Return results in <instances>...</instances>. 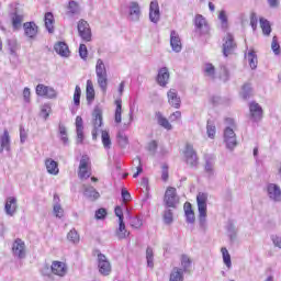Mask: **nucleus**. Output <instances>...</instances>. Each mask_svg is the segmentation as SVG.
I'll return each instance as SVG.
<instances>
[{
    "instance_id": "1",
    "label": "nucleus",
    "mask_w": 281,
    "mask_h": 281,
    "mask_svg": "<svg viewBox=\"0 0 281 281\" xmlns=\"http://www.w3.org/2000/svg\"><path fill=\"white\" fill-rule=\"evenodd\" d=\"M198 211H199V223L202 229H205L207 225V194L199 193L196 195Z\"/></svg>"
},
{
    "instance_id": "2",
    "label": "nucleus",
    "mask_w": 281,
    "mask_h": 281,
    "mask_svg": "<svg viewBox=\"0 0 281 281\" xmlns=\"http://www.w3.org/2000/svg\"><path fill=\"white\" fill-rule=\"evenodd\" d=\"M97 82L103 93H106L109 87V75L106 74V66L102 59L97 60L95 65Z\"/></svg>"
},
{
    "instance_id": "3",
    "label": "nucleus",
    "mask_w": 281,
    "mask_h": 281,
    "mask_svg": "<svg viewBox=\"0 0 281 281\" xmlns=\"http://www.w3.org/2000/svg\"><path fill=\"white\" fill-rule=\"evenodd\" d=\"M11 8H13V11L11 12V21L13 29L20 30L21 23H23V5L20 3H13L11 4Z\"/></svg>"
},
{
    "instance_id": "4",
    "label": "nucleus",
    "mask_w": 281,
    "mask_h": 281,
    "mask_svg": "<svg viewBox=\"0 0 281 281\" xmlns=\"http://www.w3.org/2000/svg\"><path fill=\"white\" fill-rule=\"evenodd\" d=\"M93 117V130H92V139H98V133H100V127L102 126V109L95 106L92 112Z\"/></svg>"
},
{
    "instance_id": "5",
    "label": "nucleus",
    "mask_w": 281,
    "mask_h": 281,
    "mask_svg": "<svg viewBox=\"0 0 281 281\" xmlns=\"http://www.w3.org/2000/svg\"><path fill=\"white\" fill-rule=\"evenodd\" d=\"M164 203L166 207H177L179 203V195H177V189L173 187L167 188L165 192Z\"/></svg>"
},
{
    "instance_id": "6",
    "label": "nucleus",
    "mask_w": 281,
    "mask_h": 281,
    "mask_svg": "<svg viewBox=\"0 0 281 281\" xmlns=\"http://www.w3.org/2000/svg\"><path fill=\"white\" fill-rule=\"evenodd\" d=\"M184 158H186V162L191 168H195V166H199V157L196 156V151L194 150V147L190 144L186 145Z\"/></svg>"
},
{
    "instance_id": "7",
    "label": "nucleus",
    "mask_w": 281,
    "mask_h": 281,
    "mask_svg": "<svg viewBox=\"0 0 281 281\" xmlns=\"http://www.w3.org/2000/svg\"><path fill=\"white\" fill-rule=\"evenodd\" d=\"M77 27L80 38H82V41H85L86 43H90L91 27L89 26V22L80 20Z\"/></svg>"
},
{
    "instance_id": "8",
    "label": "nucleus",
    "mask_w": 281,
    "mask_h": 281,
    "mask_svg": "<svg viewBox=\"0 0 281 281\" xmlns=\"http://www.w3.org/2000/svg\"><path fill=\"white\" fill-rule=\"evenodd\" d=\"M236 42L234 41V35L232 33H227L224 37V44H223V55L227 57L229 54H234L236 50Z\"/></svg>"
},
{
    "instance_id": "9",
    "label": "nucleus",
    "mask_w": 281,
    "mask_h": 281,
    "mask_svg": "<svg viewBox=\"0 0 281 281\" xmlns=\"http://www.w3.org/2000/svg\"><path fill=\"white\" fill-rule=\"evenodd\" d=\"M142 16V7H139V2L131 1L128 4V19L134 23H137Z\"/></svg>"
},
{
    "instance_id": "10",
    "label": "nucleus",
    "mask_w": 281,
    "mask_h": 281,
    "mask_svg": "<svg viewBox=\"0 0 281 281\" xmlns=\"http://www.w3.org/2000/svg\"><path fill=\"white\" fill-rule=\"evenodd\" d=\"M89 156H82L79 162V179H89L91 177V171H89Z\"/></svg>"
},
{
    "instance_id": "11",
    "label": "nucleus",
    "mask_w": 281,
    "mask_h": 281,
    "mask_svg": "<svg viewBox=\"0 0 281 281\" xmlns=\"http://www.w3.org/2000/svg\"><path fill=\"white\" fill-rule=\"evenodd\" d=\"M12 254L15 258L23 260V258H25V241L21 238H16L12 245Z\"/></svg>"
},
{
    "instance_id": "12",
    "label": "nucleus",
    "mask_w": 281,
    "mask_h": 281,
    "mask_svg": "<svg viewBox=\"0 0 281 281\" xmlns=\"http://www.w3.org/2000/svg\"><path fill=\"white\" fill-rule=\"evenodd\" d=\"M98 267L101 276H109L111 273V262H109L106 256L102 254L98 255Z\"/></svg>"
},
{
    "instance_id": "13",
    "label": "nucleus",
    "mask_w": 281,
    "mask_h": 281,
    "mask_svg": "<svg viewBox=\"0 0 281 281\" xmlns=\"http://www.w3.org/2000/svg\"><path fill=\"white\" fill-rule=\"evenodd\" d=\"M267 192L270 201H274L276 203H280L281 201V189L280 186L276 183H269L267 186Z\"/></svg>"
},
{
    "instance_id": "14",
    "label": "nucleus",
    "mask_w": 281,
    "mask_h": 281,
    "mask_svg": "<svg viewBox=\"0 0 281 281\" xmlns=\"http://www.w3.org/2000/svg\"><path fill=\"white\" fill-rule=\"evenodd\" d=\"M249 111L250 120H252V122H260V120H262V106L256 101L249 103Z\"/></svg>"
},
{
    "instance_id": "15",
    "label": "nucleus",
    "mask_w": 281,
    "mask_h": 281,
    "mask_svg": "<svg viewBox=\"0 0 281 281\" xmlns=\"http://www.w3.org/2000/svg\"><path fill=\"white\" fill-rule=\"evenodd\" d=\"M160 19L161 12L159 11V2L154 0L149 4V21H151V23H159Z\"/></svg>"
},
{
    "instance_id": "16",
    "label": "nucleus",
    "mask_w": 281,
    "mask_h": 281,
    "mask_svg": "<svg viewBox=\"0 0 281 281\" xmlns=\"http://www.w3.org/2000/svg\"><path fill=\"white\" fill-rule=\"evenodd\" d=\"M170 45L172 52L176 54L181 53V49H183V46L181 44V37L179 36V33L177 31H171L170 33Z\"/></svg>"
},
{
    "instance_id": "17",
    "label": "nucleus",
    "mask_w": 281,
    "mask_h": 281,
    "mask_svg": "<svg viewBox=\"0 0 281 281\" xmlns=\"http://www.w3.org/2000/svg\"><path fill=\"white\" fill-rule=\"evenodd\" d=\"M50 271L54 276L64 278V276H67V266L60 261H54L50 266Z\"/></svg>"
},
{
    "instance_id": "18",
    "label": "nucleus",
    "mask_w": 281,
    "mask_h": 281,
    "mask_svg": "<svg viewBox=\"0 0 281 281\" xmlns=\"http://www.w3.org/2000/svg\"><path fill=\"white\" fill-rule=\"evenodd\" d=\"M168 102L173 109H179L181 106V98L176 89H170L167 93Z\"/></svg>"
},
{
    "instance_id": "19",
    "label": "nucleus",
    "mask_w": 281,
    "mask_h": 281,
    "mask_svg": "<svg viewBox=\"0 0 281 281\" xmlns=\"http://www.w3.org/2000/svg\"><path fill=\"white\" fill-rule=\"evenodd\" d=\"M24 27V34L27 36V38H36V35L38 34V25L34 22H26L23 24Z\"/></svg>"
},
{
    "instance_id": "20",
    "label": "nucleus",
    "mask_w": 281,
    "mask_h": 281,
    "mask_svg": "<svg viewBox=\"0 0 281 281\" xmlns=\"http://www.w3.org/2000/svg\"><path fill=\"white\" fill-rule=\"evenodd\" d=\"M18 207L19 206L16 205V198L10 196L7 199L4 211L8 216H14V214H16Z\"/></svg>"
},
{
    "instance_id": "21",
    "label": "nucleus",
    "mask_w": 281,
    "mask_h": 281,
    "mask_svg": "<svg viewBox=\"0 0 281 281\" xmlns=\"http://www.w3.org/2000/svg\"><path fill=\"white\" fill-rule=\"evenodd\" d=\"M168 80H170V72L168 71V68H160L157 76L158 85H160V87H166V85H168Z\"/></svg>"
},
{
    "instance_id": "22",
    "label": "nucleus",
    "mask_w": 281,
    "mask_h": 281,
    "mask_svg": "<svg viewBox=\"0 0 281 281\" xmlns=\"http://www.w3.org/2000/svg\"><path fill=\"white\" fill-rule=\"evenodd\" d=\"M194 24H195L196 30H200V32H202V34H207L210 27L207 26V21H205V18H203V15L198 14L195 16Z\"/></svg>"
},
{
    "instance_id": "23",
    "label": "nucleus",
    "mask_w": 281,
    "mask_h": 281,
    "mask_svg": "<svg viewBox=\"0 0 281 281\" xmlns=\"http://www.w3.org/2000/svg\"><path fill=\"white\" fill-rule=\"evenodd\" d=\"M83 194L87 199H90V201H98V199H100V192L91 186L83 184Z\"/></svg>"
},
{
    "instance_id": "24",
    "label": "nucleus",
    "mask_w": 281,
    "mask_h": 281,
    "mask_svg": "<svg viewBox=\"0 0 281 281\" xmlns=\"http://www.w3.org/2000/svg\"><path fill=\"white\" fill-rule=\"evenodd\" d=\"M86 100L88 104H93V100H95V89L93 88V81H91V79L87 81Z\"/></svg>"
},
{
    "instance_id": "25",
    "label": "nucleus",
    "mask_w": 281,
    "mask_h": 281,
    "mask_svg": "<svg viewBox=\"0 0 281 281\" xmlns=\"http://www.w3.org/2000/svg\"><path fill=\"white\" fill-rule=\"evenodd\" d=\"M54 49L59 56H63L64 58L69 57V46L67 43L58 42L55 44Z\"/></svg>"
},
{
    "instance_id": "26",
    "label": "nucleus",
    "mask_w": 281,
    "mask_h": 281,
    "mask_svg": "<svg viewBox=\"0 0 281 281\" xmlns=\"http://www.w3.org/2000/svg\"><path fill=\"white\" fill-rule=\"evenodd\" d=\"M4 150H10V133L8 130H4L3 134L0 136V153Z\"/></svg>"
},
{
    "instance_id": "27",
    "label": "nucleus",
    "mask_w": 281,
    "mask_h": 281,
    "mask_svg": "<svg viewBox=\"0 0 281 281\" xmlns=\"http://www.w3.org/2000/svg\"><path fill=\"white\" fill-rule=\"evenodd\" d=\"M45 166L48 175H58L59 169H58V162L52 158H47L45 160Z\"/></svg>"
},
{
    "instance_id": "28",
    "label": "nucleus",
    "mask_w": 281,
    "mask_h": 281,
    "mask_svg": "<svg viewBox=\"0 0 281 281\" xmlns=\"http://www.w3.org/2000/svg\"><path fill=\"white\" fill-rule=\"evenodd\" d=\"M245 58L249 64L250 69H257L258 67V55L254 49L249 50L248 54H245Z\"/></svg>"
},
{
    "instance_id": "29",
    "label": "nucleus",
    "mask_w": 281,
    "mask_h": 281,
    "mask_svg": "<svg viewBox=\"0 0 281 281\" xmlns=\"http://www.w3.org/2000/svg\"><path fill=\"white\" fill-rule=\"evenodd\" d=\"M183 269L179 268V267H173L170 274H169V281H183L184 277H183Z\"/></svg>"
},
{
    "instance_id": "30",
    "label": "nucleus",
    "mask_w": 281,
    "mask_h": 281,
    "mask_svg": "<svg viewBox=\"0 0 281 281\" xmlns=\"http://www.w3.org/2000/svg\"><path fill=\"white\" fill-rule=\"evenodd\" d=\"M45 27L49 34H54V13L47 12L44 15Z\"/></svg>"
},
{
    "instance_id": "31",
    "label": "nucleus",
    "mask_w": 281,
    "mask_h": 281,
    "mask_svg": "<svg viewBox=\"0 0 281 281\" xmlns=\"http://www.w3.org/2000/svg\"><path fill=\"white\" fill-rule=\"evenodd\" d=\"M67 15L68 16H74L76 14H80V5L78 4V2L70 0L68 2V7H67Z\"/></svg>"
},
{
    "instance_id": "32",
    "label": "nucleus",
    "mask_w": 281,
    "mask_h": 281,
    "mask_svg": "<svg viewBox=\"0 0 281 281\" xmlns=\"http://www.w3.org/2000/svg\"><path fill=\"white\" fill-rule=\"evenodd\" d=\"M184 214L187 218V223H194L195 217H194V211L192 210V204L190 202L184 203Z\"/></svg>"
},
{
    "instance_id": "33",
    "label": "nucleus",
    "mask_w": 281,
    "mask_h": 281,
    "mask_svg": "<svg viewBox=\"0 0 281 281\" xmlns=\"http://www.w3.org/2000/svg\"><path fill=\"white\" fill-rule=\"evenodd\" d=\"M128 231H126V224H124V221L119 222V228L116 229V236L119 240H124L128 236Z\"/></svg>"
},
{
    "instance_id": "34",
    "label": "nucleus",
    "mask_w": 281,
    "mask_h": 281,
    "mask_svg": "<svg viewBox=\"0 0 281 281\" xmlns=\"http://www.w3.org/2000/svg\"><path fill=\"white\" fill-rule=\"evenodd\" d=\"M181 269L183 273H190V267H192V259L188 255L181 256Z\"/></svg>"
},
{
    "instance_id": "35",
    "label": "nucleus",
    "mask_w": 281,
    "mask_h": 281,
    "mask_svg": "<svg viewBox=\"0 0 281 281\" xmlns=\"http://www.w3.org/2000/svg\"><path fill=\"white\" fill-rule=\"evenodd\" d=\"M259 23L265 36H269L271 34V23L265 18H260Z\"/></svg>"
},
{
    "instance_id": "36",
    "label": "nucleus",
    "mask_w": 281,
    "mask_h": 281,
    "mask_svg": "<svg viewBox=\"0 0 281 281\" xmlns=\"http://www.w3.org/2000/svg\"><path fill=\"white\" fill-rule=\"evenodd\" d=\"M115 104H116V109H115L114 120L116 124H121L122 123V99H117L115 101Z\"/></svg>"
},
{
    "instance_id": "37",
    "label": "nucleus",
    "mask_w": 281,
    "mask_h": 281,
    "mask_svg": "<svg viewBox=\"0 0 281 281\" xmlns=\"http://www.w3.org/2000/svg\"><path fill=\"white\" fill-rule=\"evenodd\" d=\"M221 251L223 255L224 265L227 267V269H232V256L229 255V251L225 247H223Z\"/></svg>"
},
{
    "instance_id": "38",
    "label": "nucleus",
    "mask_w": 281,
    "mask_h": 281,
    "mask_svg": "<svg viewBox=\"0 0 281 281\" xmlns=\"http://www.w3.org/2000/svg\"><path fill=\"white\" fill-rule=\"evenodd\" d=\"M67 239L74 245L80 243V235H78V231H76L75 228L70 229V232L67 234Z\"/></svg>"
},
{
    "instance_id": "39",
    "label": "nucleus",
    "mask_w": 281,
    "mask_h": 281,
    "mask_svg": "<svg viewBox=\"0 0 281 281\" xmlns=\"http://www.w3.org/2000/svg\"><path fill=\"white\" fill-rule=\"evenodd\" d=\"M146 260H147V267L153 269V267H155V262H154L155 254L153 252L151 247H147V249H146Z\"/></svg>"
},
{
    "instance_id": "40",
    "label": "nucleus",
    "mask_w": 281,
    "mask_h": 281,
    "mask_svg": "<svg viewBox=\"0 0 281 281\" xmlns=\"http://www.w3.org/2000/svg\"><path fill=\"white\" fill-rule=\"evenodd\" d=\"M59 137L65 146L69 144V137L67 136V127H65V125L63 124H59Z\"/></svg>"
},
{
    "instance_id": "41",
    "label": "nucleus",
    "mask_w": 281,
    "mask_h": 281,
    "mask_svg": "<svg viewBox=\"0 0 281 281\" xmlns=\"http://www.w3.org/2000/svg\"><path fill=\"white\" fill-rule=\"evenodd\" d=\"M206 133L207 137L214 139V136L216 135V125H214V122H212L211 120L207 121Z\"/></svg>"
},
{
    "instance_id": "42",
    "label": "nucleus",
    "mask_w": 281,
    "mask_h": 281,
    "mask_svg": "<svg viewBox=\"0 0 281 281\" xmlns=\"http://www.w3.org/2000/svg\"><path fill=\"white\" fill-rule=\"evenodd\" d=\"M240 95L243 100H249L251 98V85L245 83L241 88Z\"/></svg>"
},
{
    "instance_id": "43",
    "label": "nucleus",
    "mask_w": 281,
    "mask_h": 281,
    "mask_svg": "<svg viewBox=\"0 0 281 281\" xmlns=\"http://www.w3.org/2000/svg\"><path fill=\"white\" fill-rule=\"evenodd\" d=\"M204 74L205 76L214 80V78H216V69L214 68V65L206 64L204 68Z\"/></svg>"
},
{
    "instance_id": "44",
    "label": "nucleus",
    "mask_w": 281,
    "mask_h": 281,
    "mask_svg": "<svg viewBox=\"0 0 281 281\" xmlns=\"http://www.w3.org/2000/svg\"><path fill=\"white\" fill-rule=\"evenodd\" d=\"M158 124L167 131H172V124H170V121H168V119L164 117L161 114L158 115Z\"/></svg>"
},
{
    "instance_id": "45",
    "label": "nucleus",
    "mask_w": 281,
    "mask_h": 281,
    "mask_svg": "<svg viewBox=\"0 0 281 281\" xmlns=\"http://www.w3.org/2000/svg\"><path fill=\"white\" fill-rule=\"evenodd\" d=\"M8 49L11 56H16V50L19 49V43H16V40H8Z\"/></svg>"
},
{
    "instance_id": "46",
    "label": "nucleus",
    "mask_w": 281,
    "mask_h": 281,
    "mask_svg": "<svg viewBox=\"0 0 281 281\" xmlns=\"http://www.w3.org/2000/svg\"><path fill=\"white\" fill-rule=\"evenodd\" d=\"M162 218L166 225H172V221H175L172 210L167 209L162 215Z\"/></svg>"
},
{
    "instance_id": "47",
    "label": "nucleus",
    "mask_w": 281,
    "mask_h": 281,
    "mask_svg": "<svg viewBox=\"0 0 281 281\" xmlns=\"http://www.w3.org/2000/svg\"><path fill=\"white\" fill-rule=\"evenodd\" d=\"M101 139L104 148H111V136L106 131H101Z\"/></svg>"
},
{
    "instance_id": "48",
    "label": "nucleus",
    "mask_w": 281,
    "mask_h": 281,
    "mask_svg": "<svg viewBox=\"0 0 281 281\" xmlns=\"http://www.w3.org/2000/svg\"><path fill=\"white\" fill-rule=\"evenodd\" d=\"M117 143L121 146V148H126V146H128V137L125 136L124 133L120 132L117 134Z\"/></svg>"
},
{
    "instance_id": "49",
    "label": "nucleus",
    "mask_w": 281,
    "mask_h": 281,
    "mask_svg": "<svg viewBox=\"0 0 281 281\" xmlns=\"http://www.w3.org/2000/svg\"><path fill=\"white\" fill-rule=\"evenodd\" d=\"M271 49L276 56H280V43H278V36L276 35L272 37Z\"/></svg>"
},
{
    "instance_id": "50",
    "label": "nucleus",
    "mask_w": 281,
    "mask_h": 281,
    "mask_svg": "<svg viewBox=\"0 0 281 281\" xmlns=\"http://www.w3.org/2000/svg\"><path fill=\"white\" fill-rule=\"evenodd\" d=\"M133 164H137V171L133 175V178L137 179V177H139V175H142V172H144V168H142V158H139V156H137L133 160Z\"/></svg>"
},
{
    "instance_id": "51",
    "label": "nucleus",
    "mask_w": 281,
    "mask_h": 281,
    "mask_svg": "<svg viewBox=\"0 0 281 281\" xmlns=\"http://www.w3.org/2000/svg\"><path fill=\"white\" fill-rule=\"evenodd\" d=\"M80 95H82V90L80 86H76L74 93V104L75 106H80Z\"/></svg>"
},
{
    "instance_id": "52",
    "label": "nucleus",
    "mask_w": 281,
    "mask_h": 281,
    "mask_svg": "<svg viewBox=\"0 0 281 281\" xmlns=\"http://www.w3.org/2000/svg\"><path fill=\"white\" fill-rule=\"evenodd\" d=\"M224 143L226 144V148L228 150H233L235 147L238 146V140H236V136L233 138H226L224 139Z\"/></svg>"
},
{
    "instance_id": "53",
    "label": "nucleus",
    "mask_w": 281,
    "mask_h": 281,
    "mask_svg": "<svg viewBox=\"0 0 281 281\" xmlns=\"http://www.w3.org/2000/svg\"><path fill=\"white\" fill-rule=\"evenodd\" d=\"M130 224L131 227H134V229H139V227H142L143 222L142 218H139L138 216H134V217H130Z\"/></svg>"
},
{
    "instance_id": "54",
    "label": "nucleus",
    "mask_w": 281,
    "mask_h": 281,
    "mask_svg": "<svg viewBox=\"0 0 281 281\" xmlns=\"http://www.w3.org/2000/svg\"><path fill=\"white\" fill-rule=\"evenodd\" d=\"M220 80H222V82H227V80H229V70H227V67L225 66L221 67Z\"/></svg>"
},
{
    "instance_id": "55",
    "label": "nucleus",
    "mask_w": 281,
    "mask_h": 281,
    "mask_svg": "<svg viewBox=\"0 0 281 281\" xmlns=\"http://www.w3.org/2000/svg\"><path fill=\"white\" fill-rule=\"evenodd\" d=\"M204 170L209 177H214V164L211 160H206Z\"/></svg>"
},
{
    "instance_id": "56",
    "label": "nucleus",
    "mask_w": 281,
    "mask_h": 281,
    "mask_svg": "<svg viewBox=\"0 0 281 281\" xmlns=\"http://www.w3.org/2000/svg\"><path fill=\"white\" fill-rule=\"evenodd\" d=\"M79 56L82 60H87L89 56V50L87 49V45L80 44L79 46Z\"/></svg>"
},
{
    "instance_id": "57",
    "label": "nucleus",
    "mask_w": 281,
    "mask_h": 281,
    "mask_svg": "<svg viewBox=\"0 0 281 281\" xmlns=\"http://www.w3.org/2000/svg\"><path fill=\"white\" fill-rule=\"evenodd\" d=\"M218 19L221 20L222 29L227 30V27H228L227 13H225V11H221L218 14Z\"/></svg>"
},
{
    "instance_id": "58",
    "label": "nucleus",
    "mask_w": 281,
    "mask_h": 281,
    "mask_svg": "<svg viewBox=\"0 0 281 281\" xmlns=\"http://www.w3.org/2000/svg\"><path fill=\"white\" fill-rule=\"evenodd\" d=\"M159 147V144L157 143V140H150L147 145V150L148 153H150L151 155H155L157 153V148Z\"/></svg>"
},
{
    "instance_id": "59",
    "label": "nucleus",
    "mask_w": 281,
    "mask_h": 281,
    "mask_svg": "<svg viewBox=\"0 0 281 281\" xmlns=\"http://www.w3.org/2000/svg\"><path fill=\"white\" fill-rule=\"evenodd\" d=\"M53 212L57 218H63L64 210L63 206H60V203L54 204Z\"/></svg>"
},
{
    "instance_id": "60",
    "label": "nucleus",
    "mask_w": 281,
    "mask_h": 281,
    "mask_svg": "<svg viewBox=\"0 0 281 281\" xmlns=\"http://www.w3.org/2000/svg\"><path fill=\"white\" fill-rule=\"evenodd\" d=\"M47 88L48 87L43 83L37 85L36 89H35L36 94L45 98V95L47 93Z\"/></svg>"
},
{
    "instance_id": "61",
    "label": "nucleus",
    "mask_w": 281,
    "mask_h": 281,
    "mask_svg": "<svg viewBox=\"0 0 281 281\" xmlns=\"http://www.w3.org/2000/svg\"><path fill=\"white\" fill-rule=\"evenodd\" d=\"M57 95H58V92H56L54 88L52 87L46 88V94L44 95V98L54 100V98H57Z\"/></svg>"
},
{
    "instance_id": "62",
    "label": "nucleus",
    "mask_w": 281,
    "mask_h": 281,
    "mask_svg": "<svg viewBox=\"0 0 281 281\" xmlns=\"http://www.w3.org/2000/svg\"><path fill=\"white\" fill-rule=\"evenodd\" d=\"M236 137V133L234 132V130L232 127H226L224 130V139H232Z\"/></svg>"
},
{
    "instance_id": "63",
    "label": "nucleus",
    "mask_w": 281,
    "mask_h": 281,
    "mask_svg": "<svg viewBox=\"0 0 281 281\" xmlns=\"http://www.w3.org/2000/svg\"><path fill=\"white\" fill-rule=\"evenodd\" d=\"M228 231V236L231 240H236V226H234V224H228L227 227Z\"/></svg>"
},
{
    "instance_id": "64",
    "label": "nucleus",
    "mask_w": 281,
    "mask_h": 281,
    "mask_svg": "<svg viewBox=\"0 0 281 281\" xmlns=\"http://www.w3.org/2000/svg\"><path fill=\"white\" fill-rule=\"evenodd\" d=\"M106 217V209H99L97 212H95V220L97 221H102L103 218Z\"/></svg>"
}]
</instances>
